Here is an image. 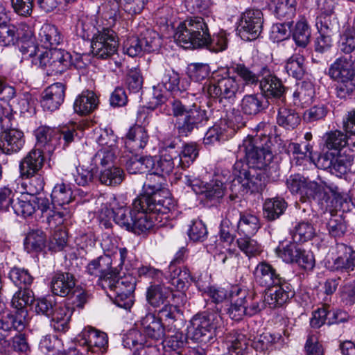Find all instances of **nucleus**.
I'll use <instances>...</instances> for the list:
<instances>
[{
	"instance_id": "obj_14",
	"label": "nucleus",
	"mask_w": 355,
	"mask_h": 355,
	"mask_svg": "<svg viewBox=\"0 0 355 355\" xmlns=\"http://www.w3.org/2000/svg\"><path fill=\"white\" fill-rule=\"evenodd\" d=\"M186 257V250L181 248L175 254L174 259L168 266V277L172 285L178 289H183L191 279L189 270L186 267L178 266V264L183 262Z\"/></svg>"
},
{
	"instance_id": "obj_56",
	"label": "nucleus",
	"mask_w": 355,
	"mask_h": 355,
	"mask_svg": "<svg viewBox=\"0 0 355 355\" xmlns=\"http://www.w3.org/2000/svg\"><path fill=\"white\" fill-rule=\"evenodd\" d=\"M9 277L19 288H28L33 280L28 270L19 268H14L10 270Z\"/></svg>"
},
{
	"instance_id": "obj_31",
	"label": "nucleus",
	"mask_w": 355,
	"mask_h": 355,
	"mask_svg": "<svg viewBox=\"0 0 355 355\" xmlns=\"http://www.w3.org/2000/svg\"><path fill=\"white\" fill-rule=\"evenodd\" d=\"M155 160L150 156L135 155L129 158L125 164L126 170L130 174L144 173L153 169Z\"/></svg>"
},
{
	"instance_id": "obj_1",
	"label": "nucleus",
	"mask_w": 355,
	"mask_h": 355,
	"mask_svg": "<svg viewBox=\"0 0 355 355\" xmlns=\"http://www.w3.org/2000/svg\"><path fill=\"white\" fill-rule=\"evenodd\" d=\"M209 21L207 17L187 19L178 27L175 40L184 49L205 47L215 53L225 50L227 41L225 34L214 35L211 38L208 28Z\"/></svg>"
},
{
	"instance_id": "obj_11",
	"label": "nucleus",
	"mask_w": 355,
	"mask_h": 355,
	"mask_svg": "<svg viewBox=\"0 0 355 355\" xmlns=\"http://www.w3.org/2000/svg\"><path fill=\"white\" fill-rule=\"evenodd\" d=\"M203 92L212 98H230L238 90V84L234 78H223L218 80H210L207 81L202 87Z\"/></svg>"
},
{
	"instance_id": "obj_54",
	"label": "nucleus",
	"mask_w": 355,
	"mask_h": 355,
	"mask_svg": "<svg viewBox=\"0 0 355 355\" xmlns=\"http://www.w3.org/2000/svg\"><path fill=\"white\" fill-rule=\"evenodd\" d=\"M46 236L40 230L31 232L25 239L24 245L28 251L40 252L45 246Z\"/></svg>"
},
{
	"instance_id": "obj_55",
	"label": "nucleus",
	"mask_w": 355,
	"mask_h": 355,
	"mask_svg": "<svg viewBox=\"0 0 355 355\" xmlns=\"http://www.w3.org/2000/svg\"><path fill=\"white\" fill-rule=\"evenodd\" d=\"M285 69L289 76L302 79L304 75L303 57L299 55L291 56L286 63Z\"/></svg>"
},
{
	"instance_id": "obj_51",
	"label": "nucleus",
	"mask_w": 355,
	"mask_h": 355,
	"mask_svg": "<svg viewBox=\"0 0 355 355\" xmlns=\"http://www.w3.org/2000/svg\"><path fill=\"white\" fill-rule=\"evenodd\" d=\"M245 189L250 191L251 193H260L265 187V182L261 173L255 168H250L245 171Z\"/></svg>"
},
{
	"instance_id": "obj_46",
	"label": "nucleus",
	"mask_w": 355,
	"mask_h": 355,
	"mask_svg": "<svg viewBox=\"0 0 355 355\" xmlns=\"http://www.w3.org/2000/svg\"><path fill=\"white\" fill-rule=\"evenodd\" d=\"M15 103L16 101H12L1 105L0 107V125L2 130H8L17 124L14 117V113L17 112Z\"/></svg>"
},
{
	"instance_id": "obj_13",
	"label": "nucleus",
	"mask_w": 355,
	"mask_h": 355,
	"mask_svg": "<svg viewBox=\"0 0 355 355\" xmlns=\"http://www.w3.org/2000/svg\"><path fill=\"white\" fill-rule=\"evenodd\" d=\"M189 86L188 80L181 79L180 74L172 69H166L162 74L160 81L157 86V94L161 93L162 89L170 92L172 95L179 96L186 92Z\"/></svg>"
},
{
	"instance_id": "obj_44",
	"label": "nucleus",
	"mask_w": 355,
	"mask_h": 355,
	"mask_svg": "<svg viewBox=\"0 0 355 355\" xmlns=\"http://www.w3.org/2000/svg\"><path fill=\"white\" fill-rule=\"evenodd\" d=\"M144 52L151 53L157 51L161 46V38L159 34L150 28H144L139 35Z\"/></svg>"
},
{
	"instance_id": "obj_36",
	"label": "nucleus",
	"mask_w": 355,
	"mask_h": 355,
	"mask_svg": "<svg viewBox=\"0 0 355 355\" xmlns=\"http://www.w3.org/2000/svg\"><path fill=\"white\" fill-rule=\"evenodd\" d=\"M171 291L162 285L155 284L150 286L146 292V300L149 304L153 307H159L164 304Z\"/></svg>"
},
{
	"instance_id": "obj_9",
	"label": "nucleus",
	"mask_w": 355,
	"mask_h": 355,
	"mask_svg": "<svg viewBox=\"0 0 355 355\" xmlns=\"http://www.w3.org/2000/svg\"><path fill=\"white\" fill-rule=\"evenodd\" d=\"M116 274L110 280L103 282V289H110L118 306L125 307L132 301V294L135 288V281L131 276L119 277Z\"/></svg>"
},
{
	"instance_id": "obj_37",
	"label": "nucleus",
	"mask_w": 355,
	"mask_h": 355,
	"mask_svg": "<svg viewBox=\"0 0 355 355\" xmlns=\"http://www.w3.org/2000/svg\"><path fill=\"white\" fill-rule=\"evenodd\" d=\"M286 208L287 202L282 198L269 199L263 205L265 216L270 220L278 218L284 213Z\"/></svg>"
},
{
	"instance_id": "obj_60",
	"label": "nucleus",
	"mask_w": 355,
	"mask_h": 355,
	"mask_svg": "<svg viewBox=\"0 0 355 355\" xmlns=\"http://www.w3.org/2000/svg\"><path fill=\"white\" fill-rule=\"evenodd\" d=\"M338 47L340 51L349 54L355 50V30L349 26L347 27L340 35L338 41Z\"/></svg>"
},
{
	"instance_id": "obj_64",
	"label": "nucleus",
	"mask_w": 355,
	"mask_h": 355,
	"mask_svg": "<svg viewBox=\"0 0 355 355\" xmlns=\"http://www.w3.org/2000/svg\"><path fill=\"white\" fill-rule=\"evenodd\" d=\"M340 297L345 306H352L355 304V281L346 283L340 288Z\"/></svg>"
},
{
	"instance_id": "obj_57",
	"label": "nucleus",
	"mask_w": 355,
	"mask_h": 355,
	"mask_svg": "<svg viewBox=\"0 0 355 355\" xmlns=\"http://www.w3.org/2000/svg\"><path fill=\"white\" fill-rule=\"evenodd\" d=\"M198 155V149L197 145L193 143L185 144L182 150L179 151V159L180 168H186L189 167L196 159Z\"/></svg>"
},
{
	"instance_id": "obj_28",
	"label": "nucleus",
	"mask_w": 355,
	"mask_h": 355,
	"mask_svg": "<svg viewBox=\"0 0 355 355\" xmlns=\"http://www.w3.org/2000/svg\"><path fill=\"white\" fill-rule=\"evenodd\" d=\"M98 105L96 94L89 90L83 91L79 94L73 103V110L80 115H87L93 112Z\"/></svg>"
},
{
	"instance_id": "obj_45",
	"label": "nucleus",
	"mask_w": 355,
	"mask_h": 355,
	"mask_svg": "<svg viewBox=\"0 0 355 355\" xmlns=\"http://www.w3.org/2000/svg\"><path fill=\"white\" fill-rule=\"evenodd\" d=\"M324 139V146L328 150L340 151L348 144V135L339 130L326 133Z\"/></svg>"
},
{
	"instance_id": "obj_53",
	"label": "nucleus",
	"mask_w": 355,
	"mask_h": 355,
	"mask_svg": "<svg viewBox=\"0 0 355 355\" xmlns=\"http://www.w3.org/2000/svg\"><path fill=\"white\" fill-rule=\"evenodd\" d=\"M117 148L102 147L93 157L92 162L96 167L110 166L116 158Z\"/></svg>"
},
{
	"instance_id": "obj_5",
	"label": "nucleus",
	"mask_w": 355,
	"mask_h": 355,
	"mask_svg": "<svg viewBox=\"0 0 355 355\" xmlns=\"http://www.w3.org/2000/svg\"><path fill=\"white\" fill-rule=\"evenodd\" d=\"M134 207L135 216L132 221V228L129 231L140 234L150 230L156 222H161L162 216L166 214L159 212L157 209H153L157 206V203L148 202V197L138 196L132 202Z\"/></svg>"
},
{
	"instance_id": "obj_8",
	"label": "nucleus",
	"mask_w": 355,
	"mask_h": 355,
	"mask_svg": "<svg viewBox=\"0 0 355 355\" xmlns=\"http://www.w3.org/2000/svg\"><path fill=\"white\" fill-rule=\"evenodd\" d=\"M261 125L258 124L255 129L252 128V133H249L245 139L248 146H245V159L250 168H261L266 165L271 159V155L263 148V140L267 138L263 134L258 135Z\"/></svg>"
},
{
	"instance_id": "obj_24",
	"label": "nucleus",
	"mask_w": 355,
	"mask_h": 355,
	"mask_svg": "<svg viewBox=\"0 0 355 355\" xmlns=\"http://www.w3.org/2000/svg\"><path fill=\"white\" fill-rule=\"evenodd\" d=\"M76 286L73 275L69 272L55 273L51 282L52 293L58 296L66 297L71 294Z\"/></svg>"
},
{
	"instance_id": "obj_25",
	"label": "nucleus",
	"mask_w": 355,
	"mask_h": 355,
	"mask_svg": "<svg viewBox=\"0 0 355 355\" xmlns=\"http://www.w3.org/2000/svg\"><path fill=\"white\" fill-rule=\"evenodd\" d=\"M21 31H24L22 37L25 39H29L33 35L31 29L26 24H21L20 28L17 29L15 26L7 24L6 22L0 24V45L13 44L15 40L21 36Z\"/></svg>"
},
{
	"instance_id": "obj_22",
	"label": "nucleus",
	"mask_w": 355,
	"mask_h": 355,
	"mask_svg": "<svg viewBox=\"0 0 355 355\" xmlns=\"http://www.w3.org/2000/svg\"><path fill=\"white\" fill-rule=\"evenodd\" d=\"M149 141L147 130L142 125H134L128 130L125 138V147L132 153L142 150Z\"/></svg>"
},
{
	"instance_id": "obj_40",
	"label": "nucleus",
	"mask_w": 355,
	"mask_h": 355,
	"mask_svg": "<svg viewBox=\"0 0 355 355\" xmlns=\"http://www.w3.org/2000/svg\"><path fill=\"white\" fill-rule=\"evenodd\" d=\"M124 178L122 169L116 166H108L100 171L98 180L103 184L116 186L120 184Z\"/></svg>"
},
{
	"instance_id": "obj_16",
	"label": "nucleus",
	"mask_w": 355,
	"mask_h": 355,
	"mask_svg": "<svg viewBox=\"0 0 355 355\" xmlns=\"http://www.w3.org/2000/svg\"><path fill=\"white\" fill-rule=\"evenodd\" d=\"M334 10L333 2L324 0V6L320 9V14L316 19V26L319 33L332 35L338 33L340 24Z\"/></svg>"
},
{
	"instance_id": "obj_10",
	"label": "nucleus",
	"mask_w": 355,
	"mask_h": 355,
	"mask_svg": "<svg viewBox=\"0 0 355 355\" xmlns=\"http://www.w3.org/2000/svg\"><path fill=\"white\" fill-rule=\"evenodd\" d=\"M118 46L115 32L107 28H103L101 33L97 34L91 42L92 54L101 59H107L114 55Z\"/></svg>"
},
{
	"instance_id": "obj_12",
	"label": "nucleus",
	"mask_w": 355,
	"mask_h": 355,
	"mask_svg": "<svg viewBox=\"0 0 355 355\" xmlns=\"http://www.w3.org/2000/svg\"><path fill=\"white\" fill-rule=\"evenodd\" d=\"M336 256L328 261V268L333 272L347 273L355 268V250L349 245L340 243L336 245Z\"/></svg>"
},
{
	"instance_id": "obj_35",
	"label": "nucleus",
	"mask_w": 355,
	"mask_h": 355,
	"mask_svg": "<svg viewBox=\"0 0 355 355\" xmlns=\"http://www.w3.org/2000/svg\"><path fill=\"white\" fill-rule=\"evenodd\" d=\"M290 232L295 243H304L311 240L315 236V228L308 221L296 223Z\"/></svg>"
},
{
	"instance_id": "obj_17",
	"label": "nucleus",
	"mask_w": 355,
	"mask_h": 355,
	"mask_svg": "<svg viewBox=\"0 0 355 355\" xmlns=\"http://www.w3.org/2000/svg\"><path fill=\"white\" fill-rule=\"evenodd\" d=\"M294 295L295 291L291 284L284 279L281 284L268 289L264 295V302L275 309L287 303Z\"/></svg>"
},
{
	"instance_id": "obj_19",
	"label": "nucleus",
	"mask_w": 355,
	"mask_h": 355,
	"mask_svg": "<svg viewBox=\"0 0 355 355\" xmlns=\"http://www.w3.org/2000/svg\"><path fill=\"white\" fill-rule=\"evenodd\" d=\"M0 135V149L6 154L19 152L25 144L24 132L15 126L2 130Z\"/></svg>"
},
{
	"instance_id": "obj_6",
	"label": "nucleus",
	"mask_w": 355,
	"mask_h": 355,
	"mask_svg": "<svg viewBox=\"0 0 355 355\" xmlns=\"http://www.w3.org/2000/svg\"><path fill=\"white\" fill-rule=\"evenodd\" d=\"M328 74L335 81L343 85L337 87L340 98L350 95L354 89L352 80L355 77V63L352 55L340 56L330 65Z\"/></svg>"
},
{
	"instance_id": "obj_38",
	"label": "nucleus",
	"mask_w": 355,
	"mask_h": 355,
	"mask_svg": "<svg viewBox=\"0 0 355 355\" xmlns=\"http://www.w3.org/2000/svg\"><path fill=\"white\" fill-rule=\"evenodd\" d=\"M300 122V117L294 110L285 107L279 108L277 123L279 126L287 130L294 129Z\"/></svg>"
},
{
	"instance_id": "obj_49",
	"label": "nucleus",
	"mask_w": 355,
	"mask_h": 355,
	"mask_svg": "<svg viewBox=\"0 0 355 355\" xmlns=\"http://www.w3.org/2000/svg\"><path fill=\"white\" fill-rule=\"evenodd\" d=\"M95 261L97 265V268L100 271L101 274V286H103V282L105 280H110L113 277H115L116 274H119L116 268L112 267V259L108 255L101 256Z\"/></svg>"
},
{
	"instance_id": "obj_3",
	"label": "nucleus",
	"mask_w": 355,
	"mask_h": 355,
	"mask_svg": "<svg viewBox=\"0 0 355 355\" xmlns=\"http://www.w3.org/2000/svg\"><path fill=\"white\" fill-rule=\"evenodd\" d=\"M33 292L29 288H19L11 300L13 308L17 310L16 315H8L0 320V329L4 331H16L21 333L25 328V318L27 315L26 306L33 305Z\"/></svg>"
},
{
	"instance_id": "obj_41",
	"label": "nucleus",
	"mask_w": 355,
	"mask_h": 355,
	"mask_svg": "<svg viewBox=\"0 0 355 355\" xmlns=\"http://www.w3.org/2000/svg\"><path fill=\"white\" fill-rule=\"evenodd\" d=\"M135 213L133 206L132 209L130 210L124 202L119 200V205L117 206L115 210L114 222L121 227L129 231L130 228H132L131 225L133 224Z\"/></svg>"
},
{
	"instance_id": "obj_2",
	"label": "nucleus",
	"mask_w": 355,
	"mask_h": 355,
	"mask_svg": "<svg viewBox=\"0 0 355 355\" xmlns=\"http://www.w3.org/2000/svg\"><path fill=\"white\" fill-rule=\"evenodd\" d=\"M173 116H183L177 121L178 132L181 137L189 136L194 130L205 126L209 121L207 111L196 103V98L191 94L187 98L173 99L171 102Z\"/></svg>"
},
{
	"instance_id": "obj_59",
	"label": "nucleus",
	"mask_w": 355,
	"mask_h": 355,
	"mask_svg": "<svg viewBox=\"0 0 355 355\" xmlns=\"http://www.w3.org/2000/svg\"><path fill=\"white\" fill-rule=\"evenodd\" d=\"M55 301L53 296L35 300L33 304L35 312L38 315L50 318L53 313Z\"/></svg>"
},
{
	"instance_id": "obj_63",
	"label": "nucleus",
	"mask_w": 355,
	"mask_h": 355,
	"mask_svg": "<svg viewBox=\"0 0 355 355\" xmlns=\"http://www.w3.org/2000/svg\"><path fill=\"white\" fill-rule=\"evenodd\" d=\"M331 312L330 305L327 303L322 304V307L318 308L313 312V316L310 321L311 327L314 329H319L328 321L327 315Z\"/></svg>"
},
{
	"instance_id": "obj_61",
	"label": "nucleus",
	"mask_w": 355,
	"mask_h": 355,
	"mask_svg": "<svg viewBox=\"0 0 355 355\" xmlns=\"http://www.w3.org/2000/svg\"><path fill=\"white\" fill-rule=\"evenodd\" d=\"M294 241L283 247L277 248V253L286 263H294L297 261V258L300 254L301 248Z\"/></svg>"
},
{
	"instance_id": "obj_34",
	"label": "nucleus",
	"mask_w": 355,
	"mask_h": 355,
	"mask_svg": "<svg viewBox=\"0 0 355 355\" xmlns=\"http://www.w3.org/2000/svg\"><path fill=\"white\" fill-rule=\"evenodd\" d=\"M51 198L53 206L63 207L73 199L71 189L63 182L58 183L52 190Z\"/></svg>"
},
{
	"instance_id": "obj_43",
	"label": "nucleus",
	"mask_w": 355,
	"mask_h": 355,
	"mask_svg": "<svg viewBox=\"0 0 355 355\" xmlns=\"http://www.w3.org/2000/svg\"><path fill=\"white\" fill-rule=\"evenodd\" d=\"M292 37L297 46L306 47L310 42L311 29L306 21L302 20L296 23L291 30Z\"/></svg>"
},
{
	"instance_id": "obj_42",
	"label": "nucleus",
	"mask_w": 355,
	"mask_h": 355,
	"mask_svg": "<svg viewBox=\"0 0 355 355\" xmlns=\"http://www.w3.org/2000/svg\"><path fill=\"white\" fill-rule=\"evenodd\" d=\"M315 94L313 85L310 82L304 81L293 94L295 105L303 106L311 102Z\"/></svg>"
},
{
	"instance_id": "obj_50",
	"label": "nucleus",
	"mask_w": 355,
	"mask_h": 355,
	"mask_svg": "<svg viewBox=\"0 0 355 355\" xmlns=\"http://www.w3.org/2000/svg\"><path fill=\"white\" fill-rule=\"evenodd\" d=\"M95 261L97 265V268L100 271L101 274V286H103V282L105 280H110L113 277H115L116 274H119L116 268L112 267V259L108 255L101 256Z\"/></svg>"
},
{
	"instance_id": "obj_30",
	"label": "nucleus",
	"mask_w": 355,
	"mask_h": 355,
	"mask_svg": "<svg viewBox=\"0 0 355 355\" xmlns=\"http://www.w3.org/2000/svg\"><path fill=\"white\" fill-rule=\"evenodd\" d=\"M269 9L272 10L275 16L280 20L290 21L296 11L295 0H273L268 3Z\"/></svg>"
},
{
	"instance_id": "obj_48",
	"label": "nucleus",
	"mask_w": 355,
	"mask_h": 355,
	"mask_svg": "<svg viewBox=\"0 0 355 355\" xmlns=\"http://www.w3.org/2000/svg\"><path fill=\"white\" fill-rule=\"evenodd\" d=\"M95 261L97 265V268L100 271L101 274V286H103V282L105 280H110L113 277H115L116 274H119L116 268L112 267V259L108 255L101 256Z\"/></svg>"
},
{
	"instance_id": "obj_58",
	"label": "nucleus",
	"mask_w": 355,
	"mask_h": 355,
	"mask_svg": "<svg viewBox=\"0 0 355 355\" xmlns=\"http://www.w3.org/2000/svg\"><path fill=\"white\" fill-rule=\"evenodd\" d=\"M227 123L225 121H220V123L214 125L205 133L203 139L205 145H211L217 141L224 139L226 131Z\"/></svg>"
},
{
	"instance_id": "obj_47",
	"label": "nucleus",
	"mask_w": 355,
	"mask_h": 355,
	"mask_svg": "<svg viewBox=\"0 0 355 355\" xmlns=\"http://www.w3.org/2000/svg\"><path fill=\"white\" fill-rule=\"evenodd\" d=\"M243 166L244 162L242 157L235 162L233 167L234 179L232 182L231 189L233 193L236 196H243L244 194V184L243 182Z\"/></svg>"
},
{
	"instance_id": "obj_7",
	"label": "nucleus",
	"mask_w": 355,
	"mask_h": 355,
	"mask_svg": "<svg viewBox=\"0 0 355 355\" xmlns=\"http://www.w3.org/2000/svg\"><path fill=\"white\" fill-rule=\"evenodd\" d=\"M77 127L76 123L65 125L60 130H55L48 126L39 127L35 131L36 148H44L42 151L49 153L53 151L56 144L55 137L57 135L60 139L62 138L64 146H68L74 141L76 137H78Z\"/></svg>"
},
{
	"instance_id": "obj_52",
	"label": "nucleus",
	"mask_w": 355,
	"mask_h": 355,
	"mask_svg": "<svg viewBox=\"0 0 355 355\" xmlns=\"http://www.w3.org/2000/svg\"><path fill=\"white\" fill-rule=\"evenodd\" d=\"M215 329L210 319L204 315H196L187 326V333L210 332Z\"/></svg>"
},
{
	"instance_id": "obj_29",
	"label": "nucleus",
	"mask_w": 355,
	"mask_h": 355,
	"mask_svg": "<svg viewBox=\"0 0 355 355\" xmlns=\"http://www.w3.org/2000/svg\"><path fill=\"white\" fill-rule=\"evenodd\" d=\"M38 41L44 48L50 49L62 42V36L56 26L45 24L39 31Z\"/></svg>"
},
{
	"instance_id": "obj_21",
	"label": "nucleus",
	"mask_w": 355,
	"mask_h": 355,
	"mask_svg": "<svg viewBox=\"0 0 355 355\" xmlns=\"http://www.w3.org/2000/svg\"><path fill=\"white\" fill-rule=\"evenodd\" d=\"M64 85L61 83H54L42 92L41 99L42 107L47 111H55L64 102Z\"/></svg>"
},
{
	"instance_id": "obj_18",
	"label": "nucleus",
	"mask_w": 355,
	"mask_h": 355,
	"mask_svg": "<svg viewBox=\"0 0 355 355\" xmlns=\"http://www.w3.org/2000/svg\"><path fill=\"white\" fill-rule=\"evenodd\" d=\"M286 185L291 193H300L307 198H315L317 193L322 191L317 182L310 181L299 174L291 175L286 180Z\"/></svg>"
},
{
	"instance_id": "obj_32",
	"label": "nucleus",
	"mask_w": 355,
	"mask_h": 355,
	"mask_svg": "<svg viewBox=\"0 0 355 355\" xmlns=\"http://www.w3.org/2000/svg\"><path fill=\"white\" fill-rule=\"evenodd\" d=\"M96 19L92 17H80L76 25V35L83 40H90L92 42L101 31L96 27Z\"/></svg>"
},
{
	"instance_id": "obj_15",
	"label": "nucleus",
	"mask_w": 355,
	"mask_h": 355,
	"mask_svg": "<svg viewBox=\"0 0 355 355\" xmlns=\"http://www.w3.org/2000/svg\"><path fill=\"white\" fill-rule=\"evenodd\" d=\"M55 48L46 50H40L37 46L28 43H24L21 47V52L26 55V58H30L31 62L36 67L41 68L46 71V73L51 75L52 58Z\"/></svg>"
},
{
	"instance_id": "obj_4",
	"label": "nucleus",
	"mask_w": 355,
	"mask_h": 355,
	"mask_svg": "<svg viewBox=\"0 0 355 355\" xmlns=\"http://www.w3.org/2000/svg\"><path fill=\"white\" fill-rule=\"evenodd\" d=\"M147 176V181L143 186L144 193L139 196H146L148 202L157 203V206L153 207L159 212L168 214L175 207L173 199L170 196L168 189L163 187L164 178L160 173H156L155 169Z\"/></svg>"
},
{
	"instance_id": "obj_26",
	"label": "nucleus",
	"mask_w": 355,
	"mask_h": 355,
	"mask_svg": "<svg viewBox=\"0 0 355 355\" xmlns=\"http://www.w3.org/2000/svg\"><path fill=\"white\" fill-rule=\"evenodd\" d=\"M258 89L268 98L273 97L280 99L282 102L284 101L286 88L275 76L269 74L263 78L258 86Z\"/></svg>"
},
{
	"instance_id": "obj_23",
	"label": "nucleus",
	"mask_w": 355,
	"mask_h": 355,
	"mask_svg": "<svg viewBox=\"0 0 355 355\" xmlns=\"http://www.w3.org/2000/svg\"><path fill=\"white\" fill-rule=\"evenodd\" d=\"M256 282L262 286L268 288L281 284L284 279L271 265L266 263H259L254 272Z\"/></svg>"
},
{
	"instance_id": "obj_20",
	"label": "nucleus",
	"mask_w": 355,
	"mask_h": 355,
	"mask_svg": "<svg viewBox=\"0 0 355 355\" xmlns=\"http://www.w3.org/2000/svg\"><path fill=\"white\" fill-rule=\"evenodd\" d=\"M44 162V152L42 149L31 150L20 162L19 171L23 178H29L42 169Z\"/></svg>"
},
{
	"instance_id": "obj_27",
	"label": "nucleus",
	"mask_w": 355,
	"mask_h": 355,
	"mask_svg": "<svg viewBox=\"0 0 355 355\" xmlns=\"http://www.w3.org/2000/svg\"><path fill=\"white\" fill-rule=\"evenodd\" d=\"M262 24L263 14L259 9L245 10V33L249 35L245 40L256 41L261 32Z\"/></svg>"
},
{
	"instance_id": "obj_39",
	"label": "nucleus",
	"mask_w": 355,
	"mask_h": 355,
	"mask_svg": "<svg viewBox=\"0 0 355 355\" xmlns=\"http://www.w3.org/2000/svg\"><path fill=\"white\" fill-rule=\"evenodd\" d=\"M51 62V75L62 73L71 66V56L66 51L55 48Z\"/></svg>"
},
{
	"instance_id": "obj_62",
	"label": "nucleus",
	"mask_w": 355,
	"mask_h": 355,
	"mask_svg": "<svg viewBox=\"0 0 355 355\" xmlns=\"http://www.w3.org/2000/svg\"><path fill=\"white\" fill-rule=\"evenodd\" d=\"M95 171L85 166L76 168V173L73 174L74 181L78 186L86 187L93 182Z\"/></svg>"
},
{
	"instance_id": "obj_33",
	"label": "nucleus",
	"mask_w": 355,
	"mask_h": 355,
	"mask_svg": "<svg viewBox=\"0 0 355 355\" xmlns=\"http://www.w3.org/2000/svg\"><path fill=\"white\" fill-rule=\"evenodd\" d=\"M179 153H173L172 155L162 153L159 159L155 164L153 169L156 173H160L162 175H169L175 168L180 167Z\"/></svg>"
}]
</instances>
